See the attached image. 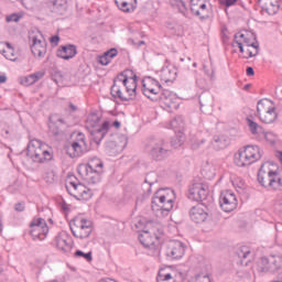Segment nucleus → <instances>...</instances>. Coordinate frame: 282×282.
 Masks as SVG:
<instances>
[{
  "label": "nucleus",
  "instance_id": "obj_35",
  "mask_svg": "<svg viewBox=\"0 0 282 282\" xmlns=\"http://www.w3.org/2000/svg\"><path fill=\"white\" fill-rule=\"evenodd\" d=\"M164 155H166V151L161 148H155L152 150V156L154 158V160H162Z\"/></svg>",
  "mask_w": 282,
  "mask_h": 282
},
{
  "label": "nucleus",
  "instance_id": "obj_26",
  "mask_svg": "<svg viewBox=\"0 0 282 282\" xmlns=\"http://www.w3.org/2000/svg\"><path fill=\"white\" fill-rule=\"evenodd\" d=\"M280 1L281 0H259L263 12H265L270 17H272V15L276 14V12H279Z\"/></svg>",
  "mask_w": 282,
  "mask_h": 282
},
{
  "label": "nucleus",
  "instance_id": "obj_2",
  "mask_svg": "<svg viewBox=\"0 0 282 282\" xmlns=\"http://www.w3.org/2000/svg\"><path fill=\"white\" fill-rule=\"evenodd\" d=\"M232 46L238 47L241 58H254L259 54V42L252 31L238 32Z\"/></svg>",
  "mask_w": 282,
  "mask_h": 282
},
{
  "label": "nucleus",
  "instance_id": "obj_19",
  "mask_svg": "<svg viewBox=\"0 0 282 282\" xmlns=\"http://www.w3.org/2000/svg\"><path fill=\"white\" fill-rule=\"evenodd\" d=\"M237 195L232 191H225L220 195V208L225 213H232L237 208Z\"/></svg>",
  "mask_w": 282,
  "mask_h": 282
},
{
  "label": "nucleus",
  "instance_id": "obj_48",
  "mask_svg": "<svg viewBox=\"0 0 282 282\" xmlns=\"http://www.w3.org/2000/svg\"><path fill=\"white\" fill-rule=\"evenodd\" d=\"M0 230H1V225H0Z\"/></svg>",
  "mask_w": 282,
  "mask_h": 282
},
{
  "label": "nucleus",
  "instance_id": "obj_16",
  "mask_svg": "<svg viewBox=\"0 0 282 282\" xmlns=\"http://www.w3.org/2000/svg\"><path fill=\"white\" fill-rule=\"evenodd\" d=\"M143 95L150 100H155L162 93V85L155 78L145 77L142 80Z\"/></svg>",
  "mask_w": 282,
  "mask_h": 282
},
{
  "label": "nucleus",
  "instance_id": "obj_1",
  "mask_svg": "<svg viewBox=\"0 0 282 282\" xmlns=\"http://www.w3.org/2000/svg\"><path fill=\"white\" fill-rule=\"evenodd\" d=\"M138 75L131 69H126L113 80L111 94L121 100H133L138 96Z\"/></svg>",
  "mask_w": 282,
  "mask_h": 282
},
{
  "label": "nucleus",
  "instance_id": "obj_21",
  "mask_svg": "<svg viewBox=\"0 0 282 282\" xmlns=\"http://www.w3.org/2000/svg\"><path fill=\"white\" fill-rule=\"evenodd\" d=\"M177 270L173 267H163L159 270L156 282H177Z\"/></svg>",
  "mask_w": 282,
  "mask_h": 282
},
{
  "label": "nucleus",
  "instance_id": "obj_28",
  "mask_svg": "<svg viewBox=\"0 0 282 282\" xmlns=\"http://www.w3.org/2000/svg\"><path fill=\"white\" fill-rule=\"evenodd\" d=\"M281 258L270 257V258H262L260 261V267L263 272L265 270H272V268H279V263Z\"/></svg>",
  "mask_w": 282,
  "mask_h": 282
},
{
  "label": "nucleus",
  "instance_id": "obj_17",
  "mask_svg": "<svg viewBox=\"0 0 282 282\" xmlns=\"http://www.w3.org/2000/svg\"><path fill=\"white\" fill-rule=\"evenodd\" d=\"M189 199L194 202H204L208 197V184L197 182L189 187Z\"/></svg>",
  "mask_w": 282,
  "mask_h": 282
},
{
  "label": "nucleus",
  "instance_id": "obj_10",
  "mask_svg": "<svg viewBox=\"0 0 282 282\" xmlns=\"http://www.w3.org/2000/svg\"><path fill=\"white\" fill-rule=\"evenodd\" d=\"M87 151H89V144H87L85 133L74 132L70 143L66 147V153H68L69 158H80Z\"/></svg>",
  "mask_w": 282,
  "mask_h": 282
},
{
  "label": "nucleus",
  "instance_id": "obj_15",
  "mask_svg": "<svg viewBox=\"0 0 282 282\" xmlns=\"http://www.w3.org/2000/svg\"><path fill=\"white\" fill-rule=\"evenodd\" d=\"M66 191H68L69 195H73L75 199H79L80 202L91 199V189L80 183L67 181Z\"/></svg>",
  "mask_w": 282,
  "mask_h": 282
},
{
  "label": "nucleus",
  "instance_id": "obj_12",
  "mask_svg": "<svg viewBox=\"0 0 282 282\" xmlns=\"http://www.w3.org/2000/svg\"><path fill=\"white\" fill-rule=\"evenodd\" d=\"M70 230L77 239H87L94 232V223L87 218L76 217L73 220Z\"/></svg>",
  "mask_w": 282,
  "mask_h": 282
},
{
  "label": "nucleus",
  "instance_id": "obj_41",
  "mask_svg": "<svg viewBox=\"0 0 282 282\" xmlns=\"http://www.w3.org/2000/svg\"><path fill=\"white\" fill-rule=\"evenodd\" d=\"M59 42H61V37L58 35H54V36L50 37V43H51L52 47H56Z\"/></svg>",
  "mask_w": 282,
  "mask_h": 282
},
{
  "label": "nucleus",
  "instance_id": "obj_11",
  "mask_svg": "<svg viewBox=\"0 0 282 282\" xmlns=\"http://www.w3.org/2000/svg\"><path fill=\"white\" fill-rule=\"evenodd\" d=\"M162 235L163 231L159 224H150L149 229L142 231L139 236V240L145 248H153L155 246H160Z\"/></svg>",
  "mask_w": 282,
  "mask_h": 282
},
{
  "label": "nucleus",
  "instance_id": "obj_8",
  "mask_svg": "<svg viewBox=\"0 0 282 282\" xmlns=\"http://www.w3.org/2000/svg\"><path fill=\"white\" fill-rule=\"evenodd\" d=\"M175 202V192L172 189H159L152 198V210L167 215L173 210Z\"/></svg>",
  "mask_w": 282,
  "mask_h": 282
},
{
  "label": "nucleus",
  "instance_id": "obj_25",
  "mask_svg": "<svg viewBox=\"0 0 282 282\" xmlns=\"http://www.w3.org/2000/svg\"><path fill=\"white\" fill-rule=\"evenodd\" d=\"M0 54L8 61H17L19 58V51L8 42H0Z\"/></svg>",
  "mask_w": 282,
  "mask_h": 282
},
{
  "label": "nucleus",
  "instance_id": "obj_37",
  "mask_svg": "<svg viewBox=\"0 0 282 282\" xmlns=\"http://www.w3.org/2000/svg\"><path fill=\"white\" fill-rule=\"evenodd\" d=\"M54 6L59 10H67V0H54Z\"/></svg>",
  "mask_w": 282,
  "mask_h": 282
},
{
  "label": "nucleus",
  "instance_id": "obj_34",
  "mask_svg": "<svg viewBox=\"0 0 282 282\" xmlns=\"http://www.w3.org/2000/svg\"><path fill=\"white\" fill-rule=\"evenodd\" d=\"M261 140H265L267 142L273 143L276 141V134H274L273 132L263 130Z\"/></svg>",
  "mask_w": 282,
  "mask_h": 282
},
{
  "label": "nucleus",
  "instance_id": "obj_30",
  "mask_svg": "<svg viewBox=\"0 0 282 282\" xmlns=\"http://www.w3.org/2000/svg\"><path fill=\"white\" fill-rule=\"evenodd\" d=\"M41 78H43L42 73H34L29 76L20 77L19 83L23 87H30V85H34V83H37Z\"/></svg>",
  "mask_w": 282,
  "mask_h": 282
},
{
  "label": "nucleus",
  "instance_id": "obj_5",
  "mask_svg": "<svg viewBox=\"0 0 282 282\" xmlns=\"http://www.w3.org/2000/svg\"><path fill=\"white\" fill-rule=\"evenodd\" d=\"M109 120H104L98 113H90L86 119V129L97 144L109 133Z\"/></svg>",
  "mask_w": 282,
  "mask_h": 282
},
{
  "label": "nucleus",
  "instance_id": "obj_22",
  "mask_svg": "<svg viewBox=\"0 0 282 282\" xmlns=\"http://www.w3.org/2000/svg\"><path fill=\"white\" fill-rule=\"evenodd\" d=\"M189 217L192 221H195V224H204V221L208 219V213L206 212V206L203 204H198L194 206L189 213Z\"/></svg>",
  "mask_w": 282,
  "mask_h": 282
},
{
  "label": "nucleus",
  "instance_id": "obj_4",
  "mask_svg": "<svg viewBox=\"0 0 282 282\" xmlns=\"http://www.w3.org/2000/svg\"><path fill=\"white\" fill-rule=\"evenodd\" d=\"M105 172V164L100 159L94 158L88 164H79L77 173L88 184L100 182V175Z\"/></svg>",
  "mask_w": 282,
  "mask_h": 282
},
{
  "label": "nucleus",
  "instance_id": "obj_13",
  "mask_svg": "<svg viewBox=\"0 0 282 282\" xmlns=\"http://www.w3.org/2000/svg\"><path fill=\"white\" fill-rule=\"evenodd\" d=\"M50 232L47 221L43 218L35 217L30 223V235L35 241H43Z\"/></svg>",
  "mask_w": 282,
  "mask_h": 282
},
{
  "label": "nucleus",
  "instance_id": "obj_47",
  "mask_svg": "<svg viewBox=\"0 0 282 282\" xmlns=\"http://www.w3.org/2000/svg\"><path fill=\"white\" fill-rule=\"evenodd\" d=\"M21 209V207H19V205H17V210Z\"/></svg>",
  "mask_w": 282,
  "mask_h": 282
},
{
  "label": "nucleus",
  "instance_id": "obj_31",
  "mask_svg": "<svg viewBox=\"0 0 282 282\" xmlns=\"http://www.w3.org/2000/svg\"><path fill=\"white\" fill-rule=\"evenodd\" d=\"M115 56H118V51L116 48H111L99 57L100 65H109Z\"/></svg>",
  "mask_w": 282,
  "mask_h": 282
},
{
  "label": "nucleus",
  "instance_id": "obj_39",
  "mask_svg": "<svg viewBox=\"0 0 282 282\" xmlns=\"http://www.w3.org/2000/svg\"><path fill=\"white\" fill-rule=\"evenodd\" d=\"M75 257H83L84 259H86V261H91V252L85 253L80 250H77L75 252Z\"/></svg>",
  "mask_w": 282,
  "mask_h": 282
},
{
  "label": "nucleus",
  "instance_id": "obj_38",
  "mask_svg": "<svg viewBox=\"0 0 282 282\" xmlns=\"http://www.w3.org/2000/svg\"><path fill=\"white\" fill-rule=\"evenodd\" d=\"M171 6H173V8H177L180 10H184L185 4L183 0H170Z\"/></svg>",
  "mask_w": 282,
  "mask_h": 282
},
{
  "label": "nucleus",
  "instance_id": "obj_20",
  "mask_svg": "<svg viewBox=\"0 0 282 282\" xmlns=\"http://www.w3.org/2000/svg\"><path fill=\"white\" fill-rule=\"evenodd\" d=\"M54 246L62 252H70L72 248H74V241H72V237L67 232H61L55 237Z\"/></svg>",
  "mask_w": 282,
  "mask_h": 282
},
{
  "label": "nucleus",
  "instance_id": "obj_24",
  "mask_svg": "<svg viewBox=\"0 0 282 282\" xmlns=\"http://www.w3.org/2000/svg\"><path fill=\"white\" fill-rule=\"evenodd\" d=\"M246 122L251 135H253V138L257 140H263V131L265 129H263L261 124L254 121V117H247Z\"/></svg>",
  "mask_w": 282,
  "mask_h": 282
},
{
  "label": "nucleus",
  "instance_id": "obj_32",
  "mask_svg": "<svg viewBox=\"0 0 282 282\" xmlns=\"http://www.w3.org/2000/svg\"><path fill=\"white\" fill-rule=\"evenodd\" d=\"M208 2H203L200 9H198V12L196 13L197 17H200V19H206V17H208Z\"/></svg>",
  "mask_w": 282,
  "mask_h": 282
},
{
  "label": "nucleus",
  "instance_id": "obj_33",
  "mask_svg": "<svg viewBox=\"0 0 282 282\" xmlns=\"http://www.w3.org/2000/svg\"><path fill=\"white\" fill-rule=\"evenodd\" d=\"M23 19V13H12L6 18L7 23H18Z\"/></svg>",
  "mask_w": 282,
  "mask_h": 282
},
{
  "label": "nucleus",
  "instance_id": "obj_7",
  "mask_svg": "<svg viewBox=\"0 0 282 282\" xmlns=\"http://www.w3.org/2000/svg\"><path fill=\"white\" fill-rule=\"evenodd\" d=\"M26 155L33 162L43 164V162H50L53 158L52 148L41 140L33 139L29 142L26 148Z\"/></svg>",
  "mask_w": 282,
  "mask_h": 282
},
{
  "label": "nucleus",
  "instance_id": "obj_46",
  "mask_svg": "<svg viewBox=\"0 0 282 282\" xmlns=\"http://www.w3.org/2000/svg\"><path fill=\"white\" fill-rule=\"evenodd\" d=\"M70 108L73 109V111H76V107H74V105H70Z\"/></svg>",
  "mask_w": 282,
  "mask_h": 282
},
{
  "label": "nucleus",
  "instance_id": "obj_3",
  "mask_svg": "<svg viewBox=\"0 0 282 282\" xmlns=\"http://www.w3.org/2000/svg\"><path fill=\"white\" fill-rule=\"evenodd\" d=\"M276 164L265 162L261 165L258 173V182L264 188H270L271 191H281L282 188V173H276Z\"/></svg>",
  "mask_w": 282,
  "mask_h": 282
},
{
  "label": "nucleus",
  "instance_id": "obj_44",
  "mask_svg": "<svg viewBox=\"0 0 282 282\" xmlns=\"http://www.w3.org/2000/svg\"><path fill=\"white\" fill-rule=\"evenodd\" d=\"M8 82V76L6 74L0 73V84L7 83Z\"/></svg>",
  "mask_w": 282,
  "mask_h": 282
},
{
  "label": "nucleus",
  "instance_id": "obj_43",
  "mask_svg": "<svg viewBox=\"0 0 282 282\" xmlns=\"http://www.w3.org/2000/svg\"><path fill=\"white\" fill-rule=\"evenodd\" d=\"M237 4V0H225V6L227 8H230V6H236Z\"/></svg>",
  "mask_w": 282,
  "mask_h": 282
},
{
  "label": "nucleus",
  "instance_id": "obj_27",
  "mask_svg": "<svg viewBox=\"0 0 282 282\" xmlns=\"http://www.w3.org/2000/svg\"><path fill=\"white\" fill-rule=\"evenodd\" d=\"M160 78L163 83H173L177 78V69L173 65L164 66L160 72Z\"/></svg>",
  "mask_w": 282,
  "mask_h": 282
},
{
  "label": "nucleus",
  "instance_id": "obj_40",
  "mask_svg": "<svg viewBox=\"0 0 282 282\" xmlns=\"http://www.w3.org/2000/svg\"><path fill=\"white\" fill-rule=\"evenodd\" d=\"M54 177H55V174H54V171H47L45 172L44 174V180L48 183H52L54 182Z\"/></svg>",
  "mask_w": 282,
  "mask_h": 282
},
{
  "label": "nucleus",
  "instance_id": "obj_23",
  "mask_svg": "<svg viewBox=\"0 0 282 282\" xmlns=\"http://www.w3.org/2000/svg\"><path fill=\"white\" fill-rule=\"evenodd\" d=\"M76 54H78V50L74 44L62 45L56 51V56L58 58H63V61H70V58H75Z\"/></svg>",
  "mask_w": 282,
  "mask_h": 282
},
{
  "label": "nucleus",
  "instance_id": "obj_45",
  "mask_svg": "<svg viewBox=\"0 0 282 282\" xmlns=\"http://www.w3.org/2000/svg\"><path fill=\"white\" fill-rule=\"evenodd\" d=\"M247 76H254V69L252 67L247 68Z\"/></svg>",
  "mask_w": 282,
  "mask_h": 282
},
{
  "label": "nucleus",
  "instance_id": "obj_36",
  "mask_svg": "<svg viewBox=\"0 0 282 282\" xmlns=\"http://www.w3.org/2000/svg\"><path fill=\"white\" fill-rule=\"evenodd\" d=\"M205 1L206 0H192V11L194 12V14H197V12H199L200 7Z\"/></svg>",
  "mask_w": 282,
  "mask_h": 282
},
{
  "label": "nucleus",
  "instance_id": "obj_42",
  "mask_svg": "<svg viewBox=\"0 0 282 282\" xmlns=\"http://www.w3.org/2000/svg\"><path fill=\"white\" fill-rule=\"evenodd\" d=\"M109 127H115V129H120V127H122V123L119 121V120H115L112 121H109Z\"/></svg>",
  "mask_w": 282,
  "mask_h": 282
},
{
  "label": "nucleus",
  "instance_id": "obj_9",
  "mask_svg": "<svg viewBox=\"0 0 282 282\" xmlns=\"http://www.w3.org/2000/svg\"><path fill=\"white\" fill-rule=\"evenodd\" d=\"M257 113L260 122H263V124H272L279 118L276 106L269 99H262L258 102Z\"/></svg>",
  "mask_w": 282,
  "mask_h": 282
},
{
  "label": "nucleus",
  "instance_id": "obj_14",
  "mask_svg": "<svg viewBox=\"0 0 282 282\" xmlns=\"http://www.w3.org/2000/svg\"><path fill=\"white\" fill-rule=\"evenodd\" d=\"M31 41V52L37 58H43L45 54H47V42H45V37H43V33L39 31H33L30 34Z\"/></svg>",
  "mask_w": 282,
  "mask_h": 282
},
{
  "label": "nucleus",
  "instance_id": "obj_29",
  "mask_svg": "<svg viewBox=\"0 0 282 282\" xmlns=\"http://www.w3.org/2000/svg\"><path fill=\"white\" fill-rule=\"evenodd\" d=\"M122 12H133L138 6V0H115Z\"/></svg>",
  "mask_w": 282,
  "mask_h": 282
},
{
  "label": "nucleus",
  "instance_id": "obj_18",
  "mask_svg": "<svg viewBox=\"0 0 282 282\" xmlns=\"http://www.w3.org/2000/svg\"><path fill=\"white\" fill-rule=\"evenodd\" d=\"M186 253V246L178 240H171L166 245L165 254L170 259H182Z\"/></svg>",
  "mask_w": 282,
  "mask_h": 282
},
{
  "label": "nucleus",
  "instance_id": "obj_6",
  "mask_svg": "<svg viewBox=\"0 0 282 282\" xmlns=\"http://www.w3.org/2000/svg\"><path fill=\"white\" fill-rule=\"evenodd\" d=\"M259 160H261V148L258 145L242 147L234 154V164L239 169L252 166Z\"/></svg>",
  "mask_w": 282,
  "mask_h": 282
}]
</instances>
